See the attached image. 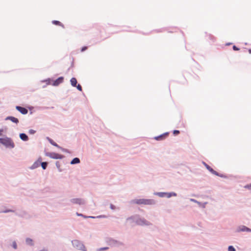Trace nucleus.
Here are the masks:
<instances>
[{
    "label": "nucleus",
    "instance_id": "bb28decb",
    "mask_svg": "<svg viewBox=\"0 0 251 251\" xmlns=\"http://www.w3.org/2000/svg\"><path fill=\"white\" fill-rule=\"evenodd\" d=\"M29 132L31 134H34L35 133V131L32 129L30 130Z\"/></svg>",
    "mask_w": 251,
    "mask_h": 251
},
{
    "label": "nucleus",
    "instance_id": "cd10ccee",
    "mask_svg": "<svg viewBox=\"0 0 251 251\" xmlns=\"http://www.w3.org/2000/svg\"><path fill=\"white\" fill-rule=\"evenodd\" d=\"M246 188H248V189H251V183L247 186H246Z\"/></svg>",
    "mask_w": 251,
    "mask_h": 251
},
{
    "label": "nucleus",
    "instance_id": "2eb2a0df",
    "mask_svg": "<svg viewBox=\"0 0 251 251\" xmlns=\"http://www.w3.org/2000/svg\"><path fill=\"white\" fill-rule=\"evenodd\" d=\"M80 162V160L78 158H74L72 161L71 162V164H77V163H79Z\"/></svg>",
    "mask_w": 251,
    "mask_h": 251
},
{
    "label": "nucleus",
    "instance_id": "f8f14e48",
    "mask_svg": "<svg viewBox=\"0 0 251 251\" xmlns=\"http://www.w3.org/2000/svg\"><path fill=\"white\" fill-rule=\"evenodd\" d=\"M20 137L22 140L25 141H27L28 139V136L25 133H21Z\"/></svg>",
    "mask_w": 251,
    "mask_h": 251
},
{
    "label": "nucleus",
    "instance_id": "b1692460",
    "mask_svg": "<svg viewBox=\"0 0 251 251\" xmlns=\"http://www.w3.org/2000/svg\"><path fill=\"white\" fill-rule=\"evenodd\" d=\"M233 50H239V48H237L236 46H233Z\"/></svg>",
    "mask_w": 251,
    "mask_h": 251
},
{
    "label": "nucleus",
    "instance_id": "7c9ffc66",
    "mask_svg": "<svg viewBox=\"0 0 251 251\" xmlns=\"http://www.w3.org/2000/svg\"><path fill=\"white\" fill-rule=\"evenodd\" d=\"M108 248H102L100 249V250H106V249H107Z\"/></svg>",
    "mask_w": 251,
    "mask_h": 251
},
{
    "label": "nucleus",
    "instance_id": "4be33fe9",
    "mask_svg": "<svg viewBox=\"0 0 251 251\" xmlns=\"http://www.w3.org/2000/svg\"><path fill=\"white\" fill-rule=\"evenodd\" d=\"M75 87H76L77 89L78 90H79L80 91H82V87H81V85L80 84H78L77 85H76Z\"/></svg>",
    "mask_w": 251,
    "mask_h": 251
},
{
    "label": "nucleus",
    "instance_id": "9b49d317",
    "mask_svg": "<svg viewBox=\"0 0 251 251\" xmlns=\"http://www.w3.org/2000/svg\"><path fill=\"white\" fill-rule=\"evenodd\" d=\"M168 135V133H166L160 136L155 137L154 139L156 140H161L164 139L165 137H166Z\"/></svg>",
    "mask_w": 251,
    "mask_h": 251
},
{
    "label": "nucleus",
    "instance_id": "39448f33",
    "mask_svg": "<svg viewBox=\"0 0 251 251\" xmlns=\"http://www.w3.org/2000/svg\"><path fill=\"white\" fill-rule=\"evenodd\" d=\"M41 161L42 158L41 157L39 158L33 164L31 167V169H34L39 167L40 165Z\"/></svg>",
    "mask_w": 251,
    "mask_h": 251
},
{
    "label": "nucleus",
    "instance_id": "393cba45",
    "mask_svg": "<svg viewBox=\"0 0 251 251\" xmlns=\"http://www.w3.org/2000/svg\"><path fill=\"white\" fill-rule=\"evenodd\" d=\"M13 247L15 249H17V244L15 242L13 243Z\"/></svg>",
    "mask_w": 251,
    "mask_h": 251
},
{
    "label": "nucleus",
    "instance_id": "f3484780",
    "mask_svg": "<svg viewBox=\"0 0 251 251\" xmlns=\"http://www.w3.org/2000/svg\"><path fill=\"white\" fill-rule=\"evenodd\" d=\"M165 197H167V198H170L172 196H176L175 193H164Z\"/></svg>",
    "mask_w": 251,
    "mask_h": 251
},
{
    "label": "nucleus",
    "instance_id": "4468645a",
    "mask_svg": "<svg viewBox=\"0 0 251 251\" xmlns=\"http://www.w3.org/2000/svg\"><path fill=\"white\" fill-rule=\"evenodd\" d=\"M70 82L71 83V85L74 86L75 87L76 85L77 84V80L75 78L73 77L71 79Z\"/></svg>",
    "mask_w": 251,
    "mask_h": 251
},
{
    "label": "nucleus",
    "instance_id": "c85d7f7f",
    "mask_svg": "<svg viewBox=\"0 0 251 251\" xmlns=\"http://www.w3.org/2000/svg\"><path fill=\"white\" fill-rule=\"evenodd\" d=\"M86 49H87L86 47H83L81 49V51H83L85 50Z\"/></svg>",
    "mask_w": 251,
    "mask_h": 251
},
{
    "label": "nucleus",
    "instance_id": "72a5a7b5",
    "mask_svg": "<svg viewBox=\"0 0 251 251\" xmlns=\"http://www.w3.org/2000/svg\"><path fill=\"white\" fill-rule=\"evenodd\" d=\"M77 215L78 216H82V214H78V213H77Z\"/></svg>",
    "mask_w": 251,
    "mask_h": 251
},
{
    "label": "nucleus",
    "instance_id": "7ed1b4c3",
    "mask_svg": "<svg viewBox=\"0 0 251 251\" xmlns=\"http://www.w3.org/2000/svg\"><path fill=\"white\" fill-rule=\"evenodd\" d=\"M73 246L78 250L85 251V246L78 240H75L72 241Z\"/></svg>",
    "mask_w": 251,
    "mask_h": 251
},
{
    "label": "nucleus",
    "instance_id": "a878e982",
    "mask_svg": "<svg viewBox=\"0 0 251 251\" xmlns=\"http://www.w3.org/2000/svg\"><path fill=\"white\" fill-rule=\"evenodd\" d=\"M158 195L161 197H165L164 193H158Z\"/></svg>",
    "mask_w": 251,
    "mask_h": 251
},
{
    "label": "nucleus",
    "instance_id": "5701e85b",
    "mask_svg": "<svg viewBox=\"0 0 251 251\" xmlns=\"http://www.w3.org/2000/svg\"><path fill=\"white\" fill-rule=\"evenodd\" d=\"M179 130H174L173 131V134L175 135H176L177 134H178L179 133Z\"/></svg>",
    "mask_w": 251,
    "mask_h": 251
},
{
    "label": "nucleus",
    "instance_id": "a211bd4d",
    "mask_svg": "<svg viewBox=\"0 0 251 251\" xmlns=\"http://www.w3.org/2000/svg\"><path fill=\"white\" fill-rule=\"evenodd\" d=\"M40 164L41 165V166H42V168L44 170H45L47 168L48 163L47 162H41V164Z\"/></svg>",
    "mask_w": 251,
    "mask_h": 251
},
{
    "label": "nucleus",
    "instance_id": "ddd939ff",
    "mask_svg": "<svg viewBox=\"0 0 251 251\" xmlns=\"http://www.w3.org/2000/svg\"><path fill=\"white\" fill-rule=\"evenodd\" d=\"M52 23L55 25H59V26L62 27L63 28H64V25L61 22H60L58 21H56V20L52 21Z\"/></svg>",
    "mask_w": 251,
    "mask_h": 251
},
{
    "label": "nucleus",
    "instance_id": "6e6552de",
    "mask_svg": "<svg viewBox=\"0 0 251 251\" xmlns=\"http://www.w3.org/2000/svg\"><path fill=\"white\" fill-rule=\"evenodd\" d=\"M71 201L73 203L83 204L84 203V201L80 199H73L71 200Z\"/></svg>",
    "mask_w": 251,
    "mask_h": 251
},
{
    "label": "nucleus",
    "instance_id": "412c9836",
    "mask_svg": "<svg viewBox=\"0 0 251 251\" xmlns=\"http://www.w3.org/2000/svg\"><path fill=\"white\" fill-rule=\"evenodd\" d=\"M228 251H235V249L232 246H230L228 247Z\"/></svg>",
    "mask_w": 251,
    "mask_h": 251
},
{
    "label": "nucleus",
    "instance_id": "f257e3e1",
    "mask_svg": "<svg viewBox=\"0 0 251 251\" xmlns=\"http://www.w3.org/2000/svg\"><path fill=\"white\" fill-rule=\"evenodd\" d=\"M133 202L139 205H152L155 203L153 200L144 199L134 200Z\"/></svg>",
    "mask_w": 251,
    "mask_h": 251
},
{
    "label": "nucleus",
    "instance_id": "2f4dec72",
    "mask_svg": "<svg viewBox=\"0 0 251 251\" xmlns=\"http://www.w3.org/2000/svg\"><path fill=\"white\" fill-rule=\"evenodd\" d=\"M249 52L250 53H251V49H250L249 50Z\"/></svg>",
    "mask_w": 251,
    "mask_h": 251
},
{
    "label": "nucleus",
    "instance_id": "0eeeda50",
    "mask_svg": "<svg viewBox=\"0 0 251 251\" xmlns=\"http://www.w3.org/2000/svg\"><path fill=\"white\" fill-rule=\"evenodd\" d=\"M64 80L63 77H59L57 79H56L55 81H53L52 85L54 86H57L59 84L63 82Z\"/></svg>",
    "mask_w": 251,
    "mask_h": 251
},
{
    "label": "nucleus",
    "instance_id": "473e14b6",
    "mask_svg": "<svg viewBox=\"0 0 251 251\" xmlns=\"http://www.w3.org/2000/svg\"><path fill=\"white\" fill-rule=\"evenodd\" d=\"M111 207L112 209H114L113 206L112 205H111Z\"/></svg>",
    "mask_w": 251,
    "mask_h": 251
},
{
    "label": "nucleus",
    "instance_id": "1a4fd4ad",
    "mask_svg": "<svg viewBox=\"0 0 251 251\" xmlns=\"http://www.w3.org/2000/svg\"><path fill=\"white\" fill-rule=\"evenodd\" d=\"M203 164L204 165V166H205V167L206 168V169L209 170L212 174H214V175H215L216 176H218V174L217 172H216L215 171H214L212 168H211L209 165H208L207 164H206L205 163L203 162Z\"/></svg>",
    "mask_w": 251,
    "mask_h": 251
},
{
    "label": "nucleus",
    "instance_id": "6ab92c4d",
    "mask_svg": "<svg viewBox=\"0 0 251 251\" xmlns=\"http://www.w3.org/2000/svg\"><path fill=\"white\" fill-rule=\"evenodd\" d=\"M26 242L28 245H33L32 240V239H31L30 238H27L26 240Z\"/></svg>",
    "mask_w": 251,
    "mask_h": 251
},
{
    "label": "nucleus",
    "instance_id": "c756f323",
    "mask_svg": "<svg viewBox=\"0 0 251 251\" xmlns=\"http://www.w3.org/2000/svg\"><path fill=\"white\" fill-rule=\"evenodd\" d=\"M2 132H3V130L0 129V136H1L2 135Z\"/></svg>",
    "mask_w": 251,
    "mask_h": 251
},
{
    "label": "nucleus",
    "instance_id": "dca6fc26",
    "mask_svg": "<svg viewBox=\"0 0 251 251\" xmlns=\"http://www.w3.org/2000/svg\"><path fill=\"white\" fill-rule=\"evenodd\" d=\"M241 231H251V229H250V228H249L248 227L245 226H243L242 228L240 229Z\"/></svg>",
    "mask_w": 251,
    "mask_h": 251
},
{
    "label": "nucleus",
    "instance_id": "9d476101",
    "mask_svg": "<svg viewBox=\"0 0 251 251\" xmlns=\"http://www.w3.org/2000/svg\"><path fill=\"white\" fill-rule=\"evenodd\" d=\"M6 120H10L11 122L14 123H16V124H18L19 123V120L17 118L14 117H12V116H9V117H7L6 118Z\"/></svg>",
    "mask_w": 251,
    "mask_h": 251
},
{
    "label": "nucleus",
    "instance_id": "20e7f679",
    "mask_svg": "<svg viewBox=\"0 0 251 251\" xmlns=\"http://www.w3.org/2000/svg\"><path fill=\"white\" fill-rule=\"evenodd\" d=\"M46 155L53 159H62L63 156L62 154L55 152H47Z\"/></svg>",
    "mask_w": 251,
    "mask_h": 251
},
{
    "label": "nucleus",
    "instance_id": "aec40b11",
    "mask_svg": "<svg viewBox=\"0 0 251 251\" xmlns=\"http://www.w3.org/2000/svg\"><path fill=\"white\" fill-rule=\"evenodd\" d=\"M49 141H50V143L52 145H53L54 146H55V147H58V145H57L56 143H55L54 141H53L52 140L50 139V140H49Z\"/></svg>",
    "mask_w": 251,
    "mask_h": 251
},
{
    "label": "nucleus",
    "instance_id": "423d86ee",
    "mask_svg": "<svg viewBox=\"0 0 251 251\" xmlns=\"http://www.w3.org/2000/svg\"><path fill=\"white\" fill-rule=\"evenodd\" d=\"M16 108L17 110H18L22 114H26L28 112V110L26 108L23 107L17 106L16 107Z\"/></svg>",
    "mask_w": 251,
    "mask_h": 251
},
{
    "label": "nucleus",
    "instance_id": "f03ea898",
    "mask_svg": "<svg viewBox=\"0 0 251 251\" xmlns=\"http://www.w3.org/2000/svg\"><path fill=\"white\" fill-rule=\"evenodd\" d=\"M0 143L7 148H13L14 147V143L9 138H0Z\"/></svg>",
    "mask_w": 251,
    "mask_h": 251
}]
</instances>
